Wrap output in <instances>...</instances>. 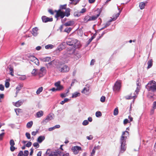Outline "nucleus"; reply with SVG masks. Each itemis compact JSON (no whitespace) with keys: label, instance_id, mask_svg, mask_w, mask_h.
Here are the masks:
<instances>
[{"label":"nucleus","instance_id":"f257e3e1","mask_svg":"<svg viewBox=\"0 0 156 156\" xmlns=\"http://www.w3.org/2000/svg\"><path fill=\"white\" fill-rule=\"evenodd\" d=\"M129 132L127 131L123 132L120 137V142L121 144L120 152L122 153L126 150V140L128 136Z\"/></svg>","mask_w":156,"mask_h":156},{"label":"nucleus","instance_id":"f03ea898","mask_svg":"<svg viewBox=\"0 0 156 156\" xmlns=\"http://www.w3.org/2000/svg\"><path fill=\"white\" fill-rule=\"evenodd\" d=\"M146 87L149 92L153 93L156 92V83L154 80L150 81L146 85Z\"/></svg>","mask_w":156,"mask_h":156},{"label":"nucleus","instance_id":"7ed1b4c3","mask_svg":"<svg viewBox=\"0 0 156 156\" xmlns=\"http://www.w3.org/2000/svg\"><path fill=\"white\" fill-rule=\"evenodd\" d=\"M27 57L28 58V60L34 62L36 65L38 66L39 65V62L38 60L35 56L28 55Z\"/></svg>","mask_w":156,"mask_h":156},{"label":"nucleus","instance_id":"20e7f679","mask_svg":"<svg viewBox=\"0 0 156 156\" xmlns=\"http://www.w3.org/2000/svg\"><path fill=\"white\" fill-rule=\"evenodd\" d=\"M121 81L119 80L116 81L113 87V90L115 91H118L121 88Z\"/></svg>","mask_w":156,"mask_h":156},{"label":"nucleus","instance_id":"39448f33","mask_svg":"<svg viewBox=\"0 0 156 156\" xmlns=\"http://www.w3.org/2000/svg\"><path fill=\"white\" fill-rule=\"evenodd\" d=\"M76 41V39L74 38L69 39L67 41H66V43L68 45L67 46V48L69 50L73 46V43H74L75 41Z\"/></svg>","mask_w":156,"mask_h":156},{"label":"nucleus","instance_id":"423d86ee","mask_svg":"<svg viewBox=\"0 0 156 156\" xmlns=\"http://www.w3.org/2000/svg\"><path fill=\"white\" fill-rule=\"evenodd\" d=\"M81 46L80 41L76 39V41H75L73 46L69 51L73 50L75 49L79 48L81 47Z\"/></svg>","mask_w":156,"mask_h":156},{"label":"nucleus","instance_id":"0eeeda50","mask_svg":"<svg viewBox=\"0 0 156 156\" xmlns=\"http://www.w3.org/2000/svg\"><path fill=\"white\" fill-rule=\"evenodd\" d=\"M55 12H56L55 16L56 18L60 17L61 18H63L65 16L64 12L62 11L61 9H59L58 10H55Z\"/></svg>","mask_w":156,"mask_h":156},{"label":"nucleus","instance_id":"6e6552de","mask_svg":"<svg viewBox=\"0 0 156 156\" xmlns=\"http://www.w3.org/2000/svg\"><path fill=\"white\" fill-rule=\"evenodd\" d=\"M70 68L67 65H64L58 68V70L61 73H66L69 71Z\"/></svg>","mask_w":156,"mask_h":156},{"label":"nucleus","instance_id":"1a4fd4ad","mask_svg":"<svg viewBox=\"0 0 156 156\" xmlns=\"http://www.w3.org/2000/svg\"><path fill=\"white\" fill-rule=\"evenodd\" d=\"M46 70L45 67H42L38 72V75L39 77H42L46 74Z\"/></svg>","mask_w":156,"mask_h":156},{"label":"nucleus","instance_id":"9d476101","mask_svg":"<svg viewBox=\"0 0 156 156\" xmlns=\"http://www.w3.org/2000/svg\"><path fill=\"white\" fill-rule=\"evenodd\" d=\"M72 150L74 154H78L80 151L82 149L81 147L76 146L72 147Z\"/></svg>","mask_w":156,"mask_h":156},{"label":"nucleus","instance_id":"9b49d317","mask_svg":"<svg viewBox=\"0 0 156 156\" xmlns=\"http://www.w3.org/2000/svg\"><path fill=\"white\" fill-rule=\"evenodd\" d=\"M41 18L43 22L44 23L51 22L53 21V18H49L44 16H43Z\"/></svg>","mask_w":156,"mask_h":156},{"label":"nucleus","instance_id":"f8f14e48","mask_svg":"<svg viewBox=\"0 0 156 156\" xmlns=\"http://www.w3.org/2000/svg\"><path fill=\"white\" fill-rule=\"evenodd\" d=\"M89 85H86L83 90L81 91V92L82 93H85L89 91Z\"/></svg>","mask_w":156,"mask_h":156},{"label":"nucleus","instance_id":"ddd939ff","mask_svg":"<svg viewBox=\"0 0 156 156\" xmlns=\"http://www.w3.org/2000/svg\"><path fill=\"white\" fill-rule=\"evenodd\" d=\"M71 9L69 8L66 9L65 12H64L65 16H69L70 15V12Z\"/></svg>","mask_w":156,"mask_h":156},{"label":"nucleus","instance_id":"4468645a","mask_svg":"<svg viewBox=\"0 0 156 156\" xmlns=\"http://www.w3.org/2000/svg\"><path fill=\"white\" fill-rule=\"evenodd\" d=\"M74 24L73 21H68L64 24V25L65 26H71L73 25Z\"/></svg>","mask_w":156,"mask_h":156},{"label":"nucleus","instance_id":"2eb2a0df","mask_svg":"<svg viewBox=\"0 0 156 156\" xmlns=\"http://www.w3.org/2000/svg\"><path fill=\"white\" fill-rule=\"evenodd\" d=\"M154 95V93L149 92L147 95V97L149 99H151L152 101H153L154 99H153V98Z\"/></svg>","mask_w":156,"mask_h":156},{"label":"nucleus","instance_id":"dca6fc26","mask_svg":"<svg viewBox=\"0 0 156 156\" xmlns=\"http://www.w3.org/2000/svg\"><path fill=\"white\" fill-rule=\"evenodd\" d=\"M38 29L37 27H36L33 28L32 30V34L34 36H36L37 34V31Z\"/></svg>","mask_w":156,"mask_h":156},{"label":"nucleus","instance_id":"f3484780","mask_svg":"<svg viewBox=\"0 0 156 156\" xmlns=\"http://www.w3.org/2000/svg\"><path fill=\"white\" fill-rule=\"evenodd\" d=\"M45 138L44 136H40L38 138L37 141L40 143L44 140Z\"/></svg>","mask_w":156,"mask_h":156},{"label":"nucleus","instance_id":"a211bd4d","mask_svg":"<svg viewBox=\"0 0 156 156\" xmlns=\"http://www.w3.org/2000/svg\"><path fill=\"white\" fill-rule=\"evenodd\" d=\"M51 58L49 57H46L41 59V60L44 62H49L51 61Z\"/></svg>","mask_w":156,"mask_h":156},{"label":"nucleus","instance_id":"6ab92c4d","mask_svg":"<svg viewBox=\"0 0 156 156\" xmlns=\"http://www.w3.org/2000/svg\"><path fill=\"white\" fill-rule=\"evenodd\" d=\"M31 73L32 75L33 76H36L37 75H38L37 70L36 69H33Z\"/></svg>","mask_w":156,"mask_h":156},{"label":"nucleus","instance_id":"aec40b11","mask_svg":"<svg viewBox=\"0 0 156 156\" xmlns=\"http://www.w3.org/2000/svg\"><path fill=\"white\" fill-rule=\"evenodd\" d=\"M84 21L85 23H87L90 21V16L88 15L86 16L84 18Z\"/></svg>","mask_w":156,"mask_h":156},{"label":"nucleus","instance_id":"412c9836","mask_svg":"<svg viewBox=\"0 0 156 156\" xmlns=\"http://www.w3.org/2000/svg\"><path fill=\"white\" fill-rule=\"evenodd\" d=\"M153 60L152 59H151L148 61L147 62V68L149 69L152 66L153 64Z\"/></svg>","mask_w":156,"mask_h":156},{"label":"nucleus","instance_id":"4be33fe9","mask_svg":"<svg viewBox=\"0 0 156 156\" xmlns=\"http://www.w3.org/2000/svg\"><path fill=\"white\" fill-rule=\"evenodd\" d=\"M43 115V112L42 111H40L36 113L37 117L38 118L40 117Z\"/></svg>","mask_w":156,"mask_h":156},{"label":"nucleus","instance_id":"5701e85b","mask_svg":"<svg viewBox=\"0 0 156 156\" xmlns=\"http://www.w3.org/2000/svg\"><path fill=\"white\" fill-rule=\"evenodd\" d=\"M99 14H97L96 16H90V21H93L96 20L99 16Z\"/></svg>","mask_w":156,"mask_h":156},{"label":"nucleus","instance_id":"b1692460","mask_svg":"<svg viewBox=\"0 0 156 156\" xmlns=\"http://www.w3.org/2000/svg\"><path fill=\"white\" fill-rule=\"evenodd\" d=\"M10 81V80L9 79H7L5 81V86L7 88H8L9 86L10 83L9 82Z\"/></svg>","mask_w":156,"mask_h":156},{"label":"nucleus","instance_id":"393cba45","mask_svg":"<svg viewBox=\"0 0 156 156\" xmlns=\"http://www.w3.org/2000/svg\"><path fill=\"white\" fill-rule=\"evenodd\" d=\"M80 93L76 92L73 94L72 97V98H75L78 96H80Z\"/></svg>","mask_w":156,"mask_h":156},{"label":"nucleus","instance_id":"a878e982","mask_svg":"<svg viewBox=\"0 0 156 156\" xmlns=\"http://www.w3.org/2000/svg\"><path fill=\"white\" fill-rule=\"evenodd\" d=\"M145 4L144 2H141L139 4V7L140 9H142L144 8Z\"/></svg>","mask_w":156,"mask_h":156},{"label":"nucleus","instance_id":"bb28decb","mask_svg":"<svg viewBox=\"0 0 156 156\" xmlns=\"http://www.w3.org/2000/svg\"><path fill=\"white\" fill-rule=\"evenodd\" d=\"M23 103V101L19 100L16 102L15 103V106L17 107L20 106Z\"/></svg>","mask_w":156,"mask_h":156},{"label":"nucleus","instance_id":"cd10ccee","mask_svg":"<svg viewBox=\"0 0 156 156\" xmlns=\"http://www.w3.org/2000/svg\"><path fill=\"white\" fill-rule=\"evenodd\" d=\"M23 86L22 84H20L16 87V89L18 91L17 93H18V91L21 89L23 87ZM16 93H17V92H16Z\"/></svg>","mask_w":156,"mask_h":156},{"label":"nucleus","instance_id":"c85d7f7f","mask_svg":"<svg viewBox=\"0 0 156 156\" xmlns=\"http://www.w3.org/2000/svg\"><path fill=\"white\" fill-rule=\"evenodd\" d=\"M45 49H51L54 48V46L52 44H48L46 45L45 46Z\"/></svg>","mask_w":156,"mask_h":156},{"label":"nucleus","instance_id":"c756f323","mask_svg":"<svg viewBox=\"0 0 156 156\" xmlns=\"http://www.w3.org/2000/svg\"><path fill=\"white\" fill-rule=\"evenodd\" d=\"M33 124V122L32 121H30L28 122L27 124V128H31Z\"/></svg>","mask_w":156,"mask_h":156},{"label":"nucleus","instance_id":"7c9ffc66","mask_svg":"<svg viewBox=\"0 0 156 156\" xmlns=\"http://www.w3.org/2000/svg\"><path fill=\"white\" fill-rule=\"evenodd\" d=\"M43 89V88L42 87H39L36 91L37 94H40V93L42 91Z\"/></svg>","mask_w":156,"mask_h":156},{"label":"nucleus","instance_id":"2f4dec72","mask_svg":"<svg viewBox=\"0 0 156 156\" xmlns=\"http://www.w3.org/2000/svg\"><path fill=\"white\" fill-rule=\"evenodd\" d=\"M10 74L12 76H14V71L13 69L12 68L10 67L9 68Z\"/></svg>","mask_w":156,"mask_h":156},{"label":"nucleus","instance_id":"473e14b6","mask_svg":"<svg viewBox=\"0 0 156 156\" xmlns=\"http://www.w3.org/2000/svg\"><path fill=\"white\" fill-rule=\"evenodd\" d=\"M72 28L71 27L67 28L64 30V32L69 33L72 30Z\"/></svg>","mask_w":156,"mask_h":156},{"label":"nucleus","instance_id":"72a5a7b5","mask_svg":"<svg viewBox=\"0 0 156 156\" xmlns=\"http://www.w3.org/2000/svg\"><path fill=\"white\" fill-rule=\"evenodd\" d=\"M66 4H65V5H61L60 6V9H61V10H62V9H66Z\"/></svg>","mask_w":156,"mask_h":156},{"label":"nucleus","instance_id":"f704fd0d","mask_svg":"<svg viewBox=\"0 0 156 156\" xmlns=\"http://www.w3.org/2000/svg\"><path fill=\"white\" fill-rule=\"evenodd\" d=\"M119 111L118 109L117 108H115L114 111V115H116L118 114Z\"/></svg>","mask_w":156,"mask_h":156},{"label":"nucleus","instance_id":"c9c22d12","mask_svg":"<svg viewBox=\"0 0 156 156\" xmlns=\"http://www.w3.org/2000/svg\"><path fill=\"white\" fill-rule=\"evenodd\" d=\"M68 100L69 99L68 98H66L63 101H62L60 102V104L61 105H63L65 102H67Z\"/></svg>","mask_w":156,"mask_h":156},{"label":"nucleus","instance_id":"e433bc0d","mask_svg":"<svg viewBox=\"0 0 156 156\" xmlns=\"http://www.w3.org/2000/svg\"><path fill=\"white\" fill-rule=\"evenodd\" d=\"M33 145L36 149L38 148L39 147V145L37 142L34 143L33 144Z\"/></svg>","mask_w":156,"mask_h":156},{"label":"nucleus","instance_id":"4c0bfd02","mask_svg":"<svg viewBox=\"0 0 156 156\" xmlns=\"http://www.w3.org/2000/svg\"><path fill=\"white\" fill-rule=\"evenodd\" d=\"M95 115L97 117H99L101 116V115L102 114L100 112L97 111L96 112Z\"/></svg>","mask_w":156,"mask_h":156},{"label":"nucleus","instance_id":"58836bf2","mask_svg":"<svg viewBox=\"0 0 156 156\" xmlns=\"http://www.w3.org/2000/svg\"><path fill=\"white\" fill-rule=\"evenodd\" d=\"M96 150V147H94V148L93 149L91 153V156H93V155L94 154Z\"/></svg>","mask_w":156,"mask_h":156},{"label":"nucleus","instance_id":"ea45409f","mask_svg":"<svg viewBox=\"0 0 156 156\" xmlns=\"http://www.w3.org/2000/svg\"><path fill=\"white\" fill-rule=\"evenodd\" d=\"M63 87L61 85L57 87V89L58 91H60L63 89Z\"/></svg>","mask_w":156,"mask_h":156},{"label":"nucleus","instance_id":"a19ab883","mask_svg":"<svg viewBox=\"0 0 156 156\" xmlns=\"http://www.w3.org/2000/svg\"><path fill=\"white\" fill-rule=\"evenodd\" d=\"M119 13H117V14H116L115 15V17H114L113 18L112 20L111 21H110V22L113 21H114L115 20H116V19L119 16Z\"/></svg>","mask_w":156,"mask_h":156},{"label":"nucleus","instance_id":"79ce46f5","mask_svg":"<svg viewBox=\"0 0 156 156\" xmlns=\"http://www.w3.org/2000/svg\"><path fill=\"white\" fill-rule=\"evenodd\" d=\"M15 143L14 140L13 139H11L10 141V144L11 146H14L15 145Z\"/></svg>","mask_w":156,"mask_h":156},{"label":"nucleus","instance_id":"37998d69","mask_svg":"<svg viewBox=\"0 0 156 156\" xmlns=\"http://www.w3.org/2000/svg\"><path fill=\"white\" fill-rule=\"evenodd\" d=\"M105 98H106L105 97L102 96L101 98L100 101L101 102H104L105 101Z\"/></svg>","mask_w":156,"mask_h":156},{"label":"nucleus","instance_id":"c03bdc74","mask_svg":"<svg viewBox=\"0 0 156 156\" xmlns=\"http://www.w3.org/2000/svg\"><path fill=\"white\" fill-rule=\"evenodd\" d=\"M88 123H89V122L87 120H84L82 123L83 125L84 126L87 125V124H88Z\"/></svg>","mask_w":156,"mask_h":156},{"label":"nucleus","instance_id":"a18cd8bd","mask_svg":"<svg viewBox=\"0 0 156 156\" xmlns=\"http://www.w3.org/2000/svg\"><path fill=\"white\" fill-rule=\"evenodd\" d=\"M61 83V82L60 81H58L57 82H56L55 83V86L56 87H58V86H59L60 85Z\"/></svg>","mask_w":156,"mask_h":156},{"label":"nucleus","instance_id":"49530a36","mask_svg":"<svg viewBox=\"0 0 156 156\" xmlns=\"http://www.w3.org/2000/svg\"><path fill=\"white\" fill-rule=\"evenodd\" d=\"M29 153L28 151L25 150L24 151V153L23 154V155L24 156H28Z\"/></svg>","mask_w":156,"mask_h":156},{"label":"nucleus","instance_id":"de8ad7c7","mask_svg":"<svg viewBox=\"0 0 156 156\" xmlns=\"http://www.w3.org/2000/svg\"><path fill=\"white\" fill-rule=\"evenodd\" d=\"M38 132V130H37L36 131H33L31 133V134L32 135L34 136L36 135Z\"/></svg>","mask_w":156,"mask_h":156},{"label":"nucleus","instance_id":"09e8293b","mask_svg":"<svg viewBox=\"0 0 156 156\" xmlns=\"http://www.w3.org/2000/svg\"><path fill=\"white\" fill-rule=\"evenodd\" d=\"M32 143L30 142H28L26 145V146L27 147H30L32 145Z\"/></svg>","mask_w":156,"mask_h":156},{"label":"nucleus","instance_id":"8fccbe9b","mask_svg":"<svg viewBox=\"0 0 156 156\" xmlns=\"http://www.w3.org/2000/svg\"><path fill=\"white\" fill-rule=\"evenodd\" d=\"M129 122V121L127 119H125L123 121V123L124 125H126Z\"/></svg>","mask_w":156,"mask_h":156},{"label":"nucleus","instance_id":"3c124183","mask_svg":"<svg viewBox=\"0 0 156 156\" xmlns=\"http://www.w3.org/2000/svg\"><path fill=\"white\" fill-rule=\"evenodd\" d=\"M26 136L28 139H30V134L28 133H26Z\"/></svg>","mask_w":156,"mask_h":156},{"label":"nucleus","instance_id":"603ef678","mask_svg":"<svg viewBox=\"0 0 156 156\" xmlns=\"http://www.w3.org/2000/svg\"><path fill=\"white\" fill-rule=\"evenodd\" d=\"M134 96H132L131 95H128L125 97V98L127 99H131L133 98Z\"/></svg>","mask_w":156,"mask_h":156},{"label":"nucleus","instance_id":"864d4df0","mask_svg":"<svg viewBox=\"0 0 156 156\" xmlns=\"http://www.w3.org/2000/svg\"><path fill=\"white\" fill-rule=\"evenodd\" d=\"M5 135L4 133H2L0 134V140H2Z\"/></svg>","mask_w":156,"mask_h":156},{"label":"nucleus","instance_id":"5fc2aeb1","mask_svg":"<svg viewBox=\"0 0 156 156\" xmlns=\"http://www.w3.org/2000/svg\"><path fill=\"white\" fill-rule=\"evenodd\" d=\"M52 118L51 116V115H48L47 116L46 118V119L45 120V121H46V120H50L51 119V118Z\"/></svg>","mask_w":156,"mask_h":156},{"label":"nucleus","instance_id":"6e6d98bb","mask_svg":"<svg viewBox=\"0 0 156 156\" xmlns=\"http://www.w3.org/2000/svg\"><path fill=\"white\" fill-rule=\"evenodd\" d=\"M152 108L154 109L156 108V101H155L153 103Z\"/></svg>","mask_w":156,"mask_h":156},{"label":"nucleus","instance_id":"4d7b16f0","mask_svg":"<svg viewBox=\"0 0 156 156\" xmlns=\"http://www.w3.org/2000/svg\"><path fill=\"white\" fill-rule=\"evenodd\" d=\"M16 148L14 146H10V150L11 151H13Z\"/></svg>","mask_w":156,"mask_h":156},{"label":"nucleus","instance_id":"13d9d810","mask_svg":"<svg viewBox=\"0 0 156 156\" xmlns=\"http://www.w3.org/2000/svg\"><path fill=\"white\" fill-rule=\"evenodd\" d=\"M86 11V8H83L82 9L81 11L80 12V13H83L85 12Z\"/></svg>","mask_w":156,"mask_h":156},{"label":"nucleus","instance_id":"bf43d9fd","mask_svg":"<svg viewBox=\"0 0 156 156\" xmlns=\"http://www.w3.org/2000/svg\"><path fill=\"white\" fill-rule=\"evenodd\" d=\"M23 153L22 151H20L17 155V156H23Z\"/></svg>","mask_w":156,"mask_h":156},{"label":"nucleus","instance_id":"052dcab7","mask_svg":"<svg viewBox=\"0 0 156 156\" xmlns=\"http://www.w3.org/2000/svg\"><path fill=\"white\" fill-rule=\"evenodd\" d=\"M4 89V87L2 84H0V90H1L3 91Z\"/></svg>","mask_w":156,"mask_h":156},{"label":"nucleus","instance_id":"680f3d73","mask_svg":"<svg viewBox=\"0 0 156 156\" xmlns=\"http://www.w3.org/2000/svg\"><path fill=\"white\" fill-rule=\"evenodd\" d=\"M66 95L67 94L66 93H62L60 95V96L62 98H63L66 97Z\"/></svg>","mask_w":156,"mask_h":156},{"label":"nucleus","instance_id":"e2e57ef3","mask_svg":"<svg viewBox=\"0 0 156 156\" xmlns=\"http://www.w3.org/2000/svg\"><path fill=\"white\" fill-rule=\"evenodd\" d=\"M48 12L51 14L53 15L54 14V12L52 9H49L48 10Z\"/></svg>","mask_w":156,"mask_h":156},{"label":"nucleus","instance_id":"0e129e2a","mask_svg":"<svg viewBox=\"0 0 156 156\" xmlns=\"http://www.w3.org/2000/svg\"><path fill=\"white\" fill-rule=\"evenodd\" d=\"M87 138L89 140H91L93 139V136L92 135H90L89 136H87Z\"/></svg>","mask_w":156,"mask_h":156},{"label":"nucleus","instance_id":"69168bd1","mask_svg":"<svg viewBox=\"0 0 156 156\" xmlns=\"http://www.w3.org/2000/svg\"><path fill=\"white\" fill-rule=\"evenodd\" d=\"M95 37L93 36L88 40L89 43L90 42L92 41L94 38Z\"/></svg>","mask_w":156,"mask_h":156},{"label":"nucleus","instance_id":"338daca9","mask_svg":"<svg viewBox=\"0 0 156 156\" xmlns=\"http://www.w3.org/2000/svg\"><path fill=\"white\" fill-rule=\"evenodd\" d=\"M154 109L152 108L151 109L150 111V114L151 115H153L154 113Z\"/></svg>","mask_w":156,"mask_h":156},{"label":"nucleus","instance_id":"774afa93","mask_svg":"<svg viewBox=\"0 0 156 156\" xmlns=\"http://www.w3.org/2000/svg\"><path fill=\"white\" fill-rule=\"evenodd\" d=\"M95 62V60L94 59H92L90 62V64L91 65H94Z\"/></svg>","mask_w":156,"mask_h":156}]
</instances>
